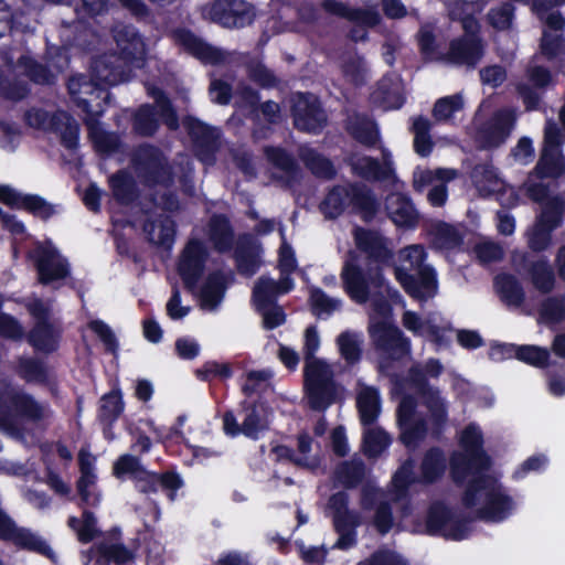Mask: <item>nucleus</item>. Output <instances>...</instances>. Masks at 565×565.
Returning a JSON list of instances; mask_svg holds the SVG:
<instances>
[{
	"label": "nucleus",
	"mask_w": 565,
	"mask_h": 565,
	"mask_svg": "<svg viewBox=\"0 0 565 565\" xmlns=\"http://www.w3.org/2000/svg\"><path fill=\"white\" fill-rule=\"evenodd\" d=\"M241 408L245 413L243 419V435L252 440H258L260 435L268 429L265 403L244 399Z\"/></svg>",
	"instance_id": "72a5a7b5"
},
{
	"label": "nucleus",
	"mask_w": 565,
	"mask_h": 565,
	"mask_svg": "<svg viewBox=\"0 0 565 565\" xmlns=\"http://www.w3.org/2000/svg\"><path fill=\"white\" fill-rule=\"evenodd\" d=\"M339 384L327 362L303 366V392L310 409L326 412L339 398Z\"/></svg>",
	"instance_id": "6e6552de"
},
{
	"label": "nucleus",
	"mask_w": 565,
	"mask_h": 565,
	"mask_svg": "<svg viewBox=\"0 0 565 565\" xmlns=\"http://www.w3.org/2000/svg\"><path fill=\"white\" fill-rule=\"evenodd\" d=\"M383 161L371 156H361L350 161L352 174L367 182H383L395 175L392 157L388 150H382Z\"/></svg>",
	"instance_id": "a878e982"
},
{
	"label": "nucleus",
	"mask_w": 565,
	"mask_h": 565,
	"mask_svg": "<svg viewBox=\"0 0 565 565\" xmlns=\"http://www.w3.org/2000/svg\"><path fill=\"white\" fill-rule=\"evenodd\" d=\"M247 78L263 89L279 87L280 78L260 61H250L246 64Z\"/></svg>",
	"instance_id": "4d7b16f0"
},
{
	"label": "nucleus",
	"mask_w": 565,
	"mask_h": 565,
	"mask_svg": "<svg viewBox=\"0 0 565 565\" xmlns=\"http://www.w3.org/2000/svg\"><path fill=\"white\" fill-rule=\"evenodd\" d=\"M360 256L355 250L350 249L347 253L345 260L341 269V281L345 294L356 303H365L371 299L372 289H374V307L376 310L382 308L390 309V305L384 299L382 290L388 288L384 277L382 266L365 271L359 265Z\"/></svg>",
	"instance_id": "7ed1b4c3"
},
{
	"label": "nucleus",
	"mask_w": 565,
	"mask_h": 565,
	"mask_svg": "<svg viewBox=\"0 0 565 565\" xmlns=\"http://www.w3.org/2000/svg\"><path fill=\"white\" fill-rule=\"evenodd\" d=\"M109 183L113 190L114 198L118 202L128 204L136 199V182L134 177L129 172L125 170L118 171L117 173L110 177Z\"/></svg>",
	"instance_id": "864d4df0"
},
{
	"label": "nucleus",
	"mask_w": 565,
	"mask_h": 565,
	"mask_svg": "<svg viewBox=\"0 0 565 565\" xmlns=\"http://www.w3.org/2000/svg\"><path fill=\"white\" fill-rule=\"evenodd\" d=\"M460 450L450 455V476L455 483L461 484L469 476L487 475L492 459L484 450V438L478 425L470 423L460 433Z\"/></svg>",
	"instance_id": "39448f33"
},
{
	"label": "nucleus",
	"mask_w": 565,
	"mask_h": 565,
	"mask_svg": "<svg viewBox=\"0 0 565 565\" xmlns=\"http://www.w3.org/2000/svg\"><path fill=\"white\" fill-rule=\"evenodd\" d=\"M565 321V296L555 295L544 298L539 306V322L548 327Z\"/></svg>",
	"instance_id": "09e8293b"
},
{
	"label": "nucleus",
	"mask_w": 565,
	"mask_h": 565,
	"mask_svg": "<svg viewBox=\"0 0 565 565\" xmlns=\"http://www.w3.org/2000/svg\"><path fill=\"white\" fill-rule=\"evenodd\" d=\"M179 47L203 65L220 66L228 61V54L186 28L179 26Z\"/></svg>",
	"instance_id": "412c9836"
},
{
	"label": "nucleus",
	"mask_w": 565,
	"mask_h": 565,
	"mask_svg": "<svg viewBox=\"0 0 565 565\" xmlns=\"http://www.w3.org/2000/svg\"><path fill=\"white\" fill-rule=\"evenodd\" d=\"M351 206L364 223H371L381 209L374 191L363 182L335 184L326 193L320 211L327 220H337Z\"/></svg>",
	"instance_id": "f03ea898"
},
{
	"label": "nucleus",
	"mask_w": 565,
	"mask_h": 565,
	"mask_svg": "<svg viewBox=\"0 0 565 565\" xmlns=\"http://www.w3.org/2000/svg\"><path fill=\"white\" fill-rule=\"evenodd\" d=\"M334 477L345 489H355L365 478V463L362 460H350L341 462Z\"/></svg>",
	"instance_id": "3c124183"
},
{
	"label": "nucleus",
	"mask_w": 565,
	"mask_h": 565,
	"mask_svg": "<svg viewBox=\"0 0 565 565\" xmlns=\"http://www.w3.org/2000/svg\"><path fill=\"white\" fill-rule=\"evenodd\" d=\"M264 154L274 168L286 174L287 183L290 184L299 181L301 177L300 167L294 156L285 148L279 146H266L264 148Z\"/></svg>",
	"instance_id": "58836bf2"
},
{
	"label": "nucleus",
	"mask_w": 565,
	"mask_h": 565,
	"mask_svg": "<svg viewBox=\"0 0 565 565\" xmlns=\"http://www.w3.org/2000/svg\"><path fill=\"white\" fill-rule=\"evenodd\" d=\"M67 89L77 106H102L111 102V93L107 87L83 74L72 76Z\"/></svg>",
	"instance_id": "393cba45"
},
{
	"label": "nucleus",
	"mask_w": 565,
	"mask_h": 565,
	"mask_svg": "<svg viewBox=\"0 0 565 565\" xmlns=\"http://www.w3.org/2000/svg\"><path fill=\"white\" fill-rule=\"evenodd\" d=\"M527 83H519L515 87L524 106H540L542 95L553 85L551 71L542 65H535L526 72Z\"/></svg>",
	"instance_id": "bb28decb"
},
{
	"label": "nucleus",
	"mask_w": 565,
	"mask_h": 565,
	"mask_svg": "<svg viewBox=\"0 0 565 565\" xmlns=\"http://www.w3.org/2000/svg\"><path fill=\"white\" fill-rule=\"evenodd\" d=\"M143 230L148 234L150 242L164 249L167 255L162 257H170L175 235L173 218L167 215L158 221L147 222Z\"/></svg>",
	"instance_id": "79ce46f5"
},
{
	"label": "nucleus",
	"mask_w": 565,
	"mask_h": 565,
	"mask_svg": "<svg viewBox=\"0 0 565 565\" xmlns=\"http://www.w3.org/2000/svg\"><path fill=\"white\" fill-rule=\"evenodd\" d=\"M11 412L41 428L49 426L53 418V409L47 402L39 401L23 390L0 383V431L24 441L26 429Z\"/></svg>",
	"instance_id": "f257e3e1"
},
{
	"label": "nucleus",
	"mask_w": 565,
	"mask_h": 565,
	"mask_svg": "<svg viewBox=\"0 0 565 565\" xmlns=\"http://www.w3.org/2000/svg\"><path fill=\"white\" fill-rule=\"evenodd\" d=\"M371 344L377 355V371L387 374L395 362L412 354V341L394 322L379 320L367 328Z\"/></svg>",
	"instance_id": "0eeeda50"
},
{
	"label": "nucleus",
	"mask_w": 565,
	"mask_h": 565,
	"mask_svg": "<svg viewBox=\"0 0 565 565\" xmlns=\"http://www.w3.org/2000/svg\"><path fill=\"white\" fill-rule=\"evenodd\" d=\"M404 90L399 75L386 73L376 82L370 98L374 106H404L406 102Z\"/></svg>",
	"instance_id": "c756f323"
},
{
	"label": "nucleus",
	"mask_w": 565,
	"mask_h": 565,
	"mask_svg": "<svg viewBox=\"0 0 565 565\" xmlns=\"http://www.w3.org/2000/svg\"><path fill=\"white\" fill-rule=\"evenodd\" d=\"M480 492H484V504L477 509V519L499 523L509 518L514 509V501L499 480L491 475L477 476L468 481L461 497L463 507L475 508Z\"/></svg>",
	"instance_id": "20e7f679"
},
{
	"label": "nucleus",
	"mask_w": 565,
	"mask_h": 565,
	"mask_svg": "<svg viewBox=\"0 0 565 565\" xmlns=\"http://www.w3.org/2000/svg\"><path fill=\"white\" fill-rule=\"evenodd\" d=\"M277 287L276 280L270 277L262 276L258 278L252 291V300L257 310H263L277 303L279 296Z\"/></svg>",
	"instance_id": "6e6d98bb"
},
{
	"label": "nucleus",
	"mask_w": 565,
	"mask_h": 565,
	"mask_svg": "<svg viewBox=\"0 0 565 565\" xmlns=\"http://www.w3.org/2000/svg\"><path fill=\"white\" fill-rule=\"evenodd\" d=\"M395 278L404 291L415 300L426 301L437 292V273L433 266L420 268L417 274L408 273L405 268H395Z\"/></svg>",
	"instance_id": "aec40b11"
},
{
	"label": "nucleus",
	"mask_w": 565,
	"mask_h": 565,
	"mask_svg": "<svg viewBox=\"0 0 565 565\" xmlns=\"http://www.w3.org/2000/svg\"><path fill=\"white\" fill-rule=\"evenodd\" d=\"M96 518L90 511H84L82 519L71 516L68 519V526L77 534V539L82 543H88L98 535L96 526Z\"/></svg>",
	"instance_id": "0e129e2a"
},
{
	"label": "nucleus",
	"mask_w": 565,
	"mask_h": 565,
	"mask_svg": "<svg viewBox=\"0 0 565 565\" xmlns=\"http://www.w3.org/2000/svg\"><path fill=\"white\" fill-rule=\"evenodd\" d=\"M15 372L26 383L32 384H45L51 376L47 365L34 358L20 356L17 361Z\"/></svg>",
	"instance_id": "49530a36"
},
{
	"label": "nucleus",
	"mask_w": 565,
	"mask_h": 565,
	"mask_svg": "<svg viewBox=\"0 0 565 565\" xmlns=\"http://www.w3.org/2000/svg\"><path fill=\"white\" fill-rule=\"evenodd\" d=\"M515 17V6L504 1L490 8L487 13L488 23L497 31H507L512 26Z\"/></svg>",
	"instance_id": "052dcab7"
},
{
	"label": "nucleus",
	"mask_w": 565,
	"mask_h": 565,
	"mask_svg": "<svg viewBox=\"0 0 565 565\" xmlns=\"http://www.w3.org/2000/svg\"><path fill=\"white\" fill-rule=\"evenodd\" d=\"M295 127L300 131L319 134L327 126L326 108H290Z\"/></svg>",
	"instance_id": "37998d69"
},
{
	"label": "nucleus",
	"mask_w": 565,
	"mask_h": 565,
	"mask_svg": "<svg viewBox=\"0 0 565 565\" xmlns=\"http://www.w3.org/2000/svg\"><path fill=\"white\" fill-rule=\"evenodd\" d=\"M207 257L209 252L204 243L195 238L186 243L179 256V277L185 289L192 294H195L198 284L204 274Z\"/></svg>",
	"instance_id": "f3484780"
},
{
	"label": "nucleus",
	"mask_w": 565,
	"mask_h": 565,
	"mask_svg": "<svg viewBox=\"0 0 565 565\" xmlns=\"http://www.w3.org/2000/svg\"><path fill=\"white\" fill-rule=\"evenodd\" d=\"M194 375L201 382L226 381L233 376V369L231 363H220L212 360L204 362L201 367L195 369Z\"/></svg>",
	"instance_id": "e2e57ef3"
},
{
	"label": "nucleus",
	"mask_w": 565,
	"mask_h": 565,
	"mask_svg": "<svg viewBox=\"0 0 565 565\" xmlns=\"http://www.w3.org/2000/svg\"><path fill=\"white\" fill-rule=\"evenodd\" d=\"M565 173V158L562 151L542 149L533 174L539 179H558Z\"/></svg>",
	"instance_id": "c03bdc74"
},
{
	"label": "nucleus",
	"mask_w": 565,
	"mask_h": 565,
	"mask_svg": "<svg viewBox=\"0 0 565 565\" xmlns=\"http://www.w3.org/2000/svg\"><path fill=\"white\" fill-rule=\"evenodd\" d=\"M415 463L412 458L406 459L392 477V484L397 493H405L411 486L419 482L415 476Z\"/></svg>",
	"instance_id": "338daca9"
},
{
	"label": "nucleus",
	"mask_w": 565,
	"mask_h": 565,
	"mask_svg": "<svg viewBox=\"0 0 565 565\" xmlns=\"http://www.w3.org/2000/svg\"><path fill=\"white\" fill-rule=\"evenodd\" d=\"M493 287L507 307H521L525 301V290L520 280L510 273H500L493 278Z\"/></svg>",
	"instance_id": "c9c22d12"
},
{
	"label": "nucleus",
	"mask_w": 565,
	"mask_h": 565,
	"mask_svg": "<svg viewBox=\"0 0 565 565\" xmlns=\"http://www.w3.org/2000/svg\"><path fill=\"white\" fill-rule=\"evenodd\" d=\"M451 19L460 21L462 34L449 41L448 50L440 55V60L457 66L470 70L477 67L486 53V43L481 34V24L471 13H462L456 18V9L451 11Z\"/></svg>",
	"instance_id": "423d86ee"
},
{
	"label": "nucleus",
	"mask_w": 565,
	"mask_h": 565,
	"mask_svg": "<svg viewBox=\"0 0 565 565\" xmlns=\"http://www.w3.org/2000/svg\"><path fill=\"white\" fill-rule=\"evenodd\" d=\"M214 23L224 28H244L255 19L254 8L244 0H214L207 10Z\"/></svg>",
	"instance_id": "6ab92c4d"
},
{
	"label": "nucleus",
	"mask_w": 565,
	"mask_h": 565,
	"mask_svg": "<svg viewBox=\"0 0 565 565\" xmlns=\"http://www.w3.org/2000/svg\"><path fill=\"white\" fill-rule=\"evenodd\" d=\"M234 246V259L237 271L245 277L254 276L262 265L260 243L250 234H242Z\"/></svg>",
	"instance_id": "cd10ccee"
},
{
	"label": "nucleus",
	"mask_w": 565,
	"mask_h": 565,
	"mask_svg": "<svg viewBox=\"0 0 565 565\" xmlns=\"http://www.w3.org/2000/svg\"><path fill=\"white\" fill-rule=\"evenodd\" d=\"M132 163L138 179L146 185L168 186L172 183V169L158 148L140 146L134 153Z\"/></svg>",
	"instance_id": "f8f14e48"
},
{
	"label": "nucleus",
	"mask_w": 565,
	"mask_h": 565,
	"mask_svg": "<svg viewBox=\"0 0 565 565\" xmlns=\"http://www.w3.org/2000/svg\"><path fill=\"white\" fill-rule=\"evenodd\" d=\"M406 381L423 397L424 404L430 413L434 433L440 434L447 422L448 413L439 390L429 384L425 371L418 364L408 369Z\"/></svg>",
	"instance_id": "2eb2a0df"
},
{
	"label": "nucleus",
	"mask_w": 565,
	"mask_h": 565,
	"mask_svg": "<svg viewBox=\"0 0 565 565\" xmlns=\"http://www.w3.org/2000/svg\"><path fill=\"white\" fill-rule=\"evenodd\" d=\"M137 488L142 493H150L157 490V487L168 492V497L174 499V489L177 488V476L173 472H167L162 476L150 473L146 470V476H139L136 479Z\"/></svg>",
	"instance_id": "8fccbe9b"
},
{
	"label": "nucleus",
	"mask_w": 565,
	"mask_h": 565,
	"mask_svg": "<svg viewBox=\"0 0 565 565\" xmlns=\"http://www.w3.org/2000/svg\"><path fill=\"white\" fill-rule=\"evenodd\" d=\"M564 213V199L562 195L555 194L542 205V211L537 215L535 223L554 232L563 225Z\"/></svg>",
	"instance_id": "de8ad7c7"
},
{
	"label": "nucleus",
	"mask_w": 565,
	"mask_h": 565,
	"mask_svg": "<svg viewBox=\"0 0 565 565\" xmlns=\"http://www.w3.org/2000/svg\"><path fill=\"white\" fill-rule=\"evenodd\" d=\"M386 211L390 220L399 227L413 228L419 220L412 199L403 193L392 194L387 198Z\"/></svg>",
	"instance_id": "473e14b6"
},
{
	"label": "nucleus",
	"mask_w": 565,
	"mask_h": 565,
	"mask_svg": "<svg viewBox=\"0 0 565 565\" xmlns=\"http://www.w3.org/2000/svg\"><path fill=\"white\" fill-rule=\"evenodd\" d=\"M399 429V441L411 450H414L426 438L428 425L424 417L406 422L405 425H397Z\"/></svg>",
	"instance_id": "5fc2aeb1"
},
{
	"label": "nucleus",
	"mask_w": 565,
	"mask_h": 565,
	"mask_svg": "<svg viewBox=\"0 0 565 565\" xmlns=\"http://www.w3.org/2000/svg\"><path fill=\"white\" fill-rule=\"evenodd\" d=\"M356 408L363 427H371L381 414V395L376 387L366 386L356 396Z\"/></svg>",
	"instance_id": "a19ab883"
},
{
	"label": "nucleus",
	"mask_w": 565,
	"mask_h": 565,
	"mask_svg": "<svg viewBox=\"0 0 565 565\" xmlns=\"http://www.w3.org/2000/svg\"><path fill=\"white\" fill-rule=\"evenodd\" d=\"M134 66L129 60L113 52L95 57L92 62V73L96 81L116 85L130 78Z\"/></svg>",
	"instance_id": "5701e85b"
},
{
	"label": "nucleus",
	"mask_w": 565,
	"mask_h": 565,
	"mask_svg": "<svg viewBox=\"0 0 565 565\" xmlns=\"http://www.w3.org/2000/svg\"><path fill=\"white\" fill-rule=\"evenodd\" d=\"M0 201L11 207L25 209L43 220L54 214V207L38 195H23L9 185L0 186Z\"/></svg>",
	"instance_id": "2f4dec72"
},
{
	"label": "nucleus",
	"mask_w": 565,
	"mask_h": 565,
	"mask_svg": "<svg viewBox=\"0 0 565 565\" xmlns=\"http://www.w3.org/2000/svg\"><path fill=\"white\" fill-rule=\"evenodd\" d=\"M391 436L381 427H367L363 433V451L369 458L381 456L391 445Z\"/></svg>",
	"instance_id": "603ef678"
},
{
	"label": "nucleus",
	"mask_w": 565,
	"mask_h": 565,
	"mask_svg": "<svg viewBox=\"0 0 565 565\" xmlns=\"http://www.w3.org/2000/svg\"><path fill=\"white\" fill-rule=\"evenodd\" d=\"M547 390L551 395L562 397L565 395V363L553 361L545 371Z\"/></svg>",
	"instance_id": "774afa93"
},
{
	"label": "nucleus",
	"mask_w": 565,
	"mask_h": 565,
	"mask_svg": "<svg viewBox=\"0 0 565 565\" xmlns=\"http://www.w3.org/2000/svg\"><path fill=\"white\" fill-rule=\"evenodd\" d=\"M96 550L100 558H105L107 562L111 561L117 565L127 564L135 558L134 553L121 543L100 542L96 544Z\"/></svg>",
	"instance_id": "69168bd1"
},
{
	"label": "nucleus",
	"mask_w": 565,
	"mask_h": 565,
	"mask_svg": "<svg viewBox=\"0 0 565 565\" xmlns=\"http://www.w3.org/2000/svg\"><path fill=\"white\" fill-rule=\"evenodd\" d=\"M33 257L40 284L49 285L68 275L66 260L50 243L39 245L33 252Z\"/></svg>",
	"instance_id": "b1692460"
},
{
	"label": "nucleus",
	"mask_w": 565,
	"mask_h": 565,
	"mask_svg": "<svg viewBox=\"0 0 565 565\" xmlns=\"http://www.w3.org/2000/svg\"><path fill=\"white\" fill-rule=\"evenodd\" d=\"M207 239L218 254L230 253L235 245V231L230 217L224 213H214L207 222Z\"/></svg>",
	"instance_id": "7c9ffc66"
},
{
	"label": "nucleus",
	"mask_w": 565,
	"mask_h": 565,
	"mask_svg": "<svg viewBox=\"0 0 565 565\" xmlns=\"http://www.w3.org/2000/svg\"><path fill=\"white\" fill-rule=\"evenodd\" d=\"M472 519L457 515L441 501L431 503L426 514V532L431 536L462 541L469 536Z\"/></svg>",
	"instance_id": "9d476101"
},
{
	"label": "nucleus",
	"mask_w": 565,
	"mask_h": 565,
	"mask_svg": "<svg viewBox=\"0 0 565 565\" xmlns=\"http://www.w3.org/2000/svg\"><path fill=\"white\" fill-rule=\"evenodd\" d=\"M24 119L30 127L58 134L65 148H77L79 126L67 111L56 109L50 114L45 108H29L24 113Z\"/></svg>",
	"instance_id": "9b49d317"
},
{
	"label": "nucleus",
	"mask_w": 565,
	"mask_h": 565,
	"mask_svg": "<svg viewBox=\"0 0 565 565\" xmlns=\"http://www.w3.org/2000/svg\"><path fill=\"white\" fill-rule=\"evenodd\" d=\"M355 247L365 254L370 263L390 265L394 253L387 245V238L377 230L355 226L352 231Z\"/></svg>",
	"instance_id": "4be33fe9"
},
{
	"label": "nucleus",
	"mask_w": 565,
	"mask_h": 565,
	"mask_svg": "<svg viewBox=\"0 0 565 565\" xmlns=\"http://www.w3.org/2000/svg\"><path fill=\"white\" fill-rule=\"evenodd\" d=\"M8 542H11L20 548L39 553L49 557L50 559H54V553L52 548L46 544L44 540H42L41 536L33 533L30 529L17 525Z\"/></svg>",
	"instance_id": "a18cd8bd"
},
{
	"label": "nucleus",
	"mask_w": 565,
	"mask_h": 565,
	"mask_svg": "<svg viewBox=\"0 0 565 565\" xmlns=\"http://www.w3.org/2000/svg\"><path fill=\"white\" fill-rule=\"evenodd\" d=\"M514 266L523 271L535 290L542 295L551 294L556 285V277L550 260L543 256L533 259L526 252L514 254L512 257Z\"/></svg>",
	"instance_id": "a211bd4d"
},
{
	"label": "nucleus",
	"mask_w": 565,
	"mask_h": 565,
	"mask_svg": "<svg viewBox=\"0 0 565 565\" xmlns=\"http://www.w3.org/2000/svg\"><path fill=\"white\" fill-rule=\"evenodd\" d=\"M516 360L536 369H547L553 362L548 349L533 344L519 345Z\"/></svg>",
	"instance_id": "bf43d9fd"
},
{
	"label": "nucleus",
	"mask_w": 565,
	"mask_h": 565,
	"mask_svg": "<svg viewBox=\"0 0 565 565\" xmlns=\"http://www.w3.org/2000/svg\"><path fill=\"white\" fill-rule=\"evenodd\" d=\"M68 66L66 53L61 49L46 53V63H40L29 56L18 60V67L35 84L53 85L58 74Z\"/></svg>",
	"instance_id": "dca6fc26"
},
{
	"label": "nucleus",
	"mask_w": 565,
	"mask_h": 565,
	"mask_svg": "<svg viewBox=\"0 0 565 565\" xmlns=\"http://www.w3.org/2000/svg\"><path fill=\"white\" fill-rule=\"evenodd\" d=\"M337 344L341 358L348 365H355L362 359V348L358 335L349 330L337 337Z\"/></svg>",
	"instance_id": "13d9d810"
},
{
	"label": "nucleus",
	"mask_w": 565,
	"mask_h": 565,
	"mask_svg": "<svg viewBox=\"0 0 565 565\" xmlns=\"http://www.w3.org/2000/svg\"><path fill=\"white\" fill-rule=\"evenodd\" d=\"M298 156L305 167L317 179L330 181L337 177L338 171L332 160L315 148L308 146L301 147L298 151Z\"/></svg>",
	"instance_id": "e433bc0d"
},
{
	"label": "nucleus",
	"mask_w": 565,
	"mask_h": 565,
	"mask_svg": "<svg viewBox=\"0 0 565 565\" xmlns=\"http://www.w3.org/2000/svg\"><path fill=\"white\" fill-rule=\"evenodd\" d=\"M447 468L446 456L441 448L430 447L426 450L420 462L419 482L433 484L440 480Z\"/></svg>",
	"instance_id": "ea45409f"
},
{
	"label": "nucleus",
	"mask_w": 565,
	"mask_h": 565,
	"mask_svg": "<svg viewBox=\"0 0 565 565\" xmlns=\"http://www.w3.org/2000/svg\"><path fill=\"white\" fill-rule=\"evenodd\" d=\"M182 124L190 137L194 157L205 167H213L221 148L220 130L191 116H186Z\"/></svg>",
	"instance_id": "ddd939ff"
},
{
	"label": "nucleus",
	"mask_w": 565,
	"mask_h": 565,
	"mask_svg": "<svg viewBox=\"0 0 565 565\" xmlns=\"http://www.w3.org/2000/svg\"><path fill=\"white\" fill-rule=\"evenodd\" d=\"M25 307L36 320L28 337L30 344L42 352L54 351L57 347L58 329L50 320L51 305L34 296L29 298Z\"/></svg>",
	"instance_id": "4468645a"
},
{
	"label": "nucleus",
	"mask_w": 565,
	"mask_h": 565,
	"mask_svg": "<svg viewBox=\"0 0 565 565\" xmlns=\"http://www.w3.org/2000/svg\"><path fill=\"white\" fill-rule=\"evenodd\" d=\"M225 290V275L221 270H214L207 275L196 295L203 308L214 309L223 300Z\"/></svg>",
	"instance_id": "4c0bfd02"
},
{
	"label": "nucleus",
	"mask_w": 565,
	"mask_h": 565,
	"mask_svg": "<svg viewBox=\"0 0 565 565\" xmlns=\"http://www.w3.org/2000/svg\"><path fill=\"white\" fill-rule=\"evenodd\" d=\"M100 115L102 111H97L96 114L86 111L84 121L87 126L88 136L95 149L100 153L110 154L118 151L120 147V139L118 135L108 132L102 127L98 121V117Z\"/></svg>",
	"instance_id": "f704fd0d"
},
{
	"label": "nucleus",
	"mask_w": 565,
	"mask_h": 565,
	"mask_svg": "<svg viewBox=\"0 0 565 565\" xmlns=\"http://www.w3.org/2000/svg\"><path fill=\"white\" fill-rule=\"evenodd\" d=\"M111 34L121 52L119 55L129 60L135 66H141L146 46L137 30L132 25L117 23L113 26Z\"/></svg>",
	"instance_id": "c85d7f7f"
},
{
	"label": "nucleus",
	"mask_w": 565,
	"mask_h": 565,
	"mask_svg": "<svg viewBox=\"0 0 565 565\" xmlns=\"http://www.w3.org/2000/svg\"><path fill=\"white\" fill-rule=\"evenodd\" d=\"M515 108H498L493 115L483 119V108H477L472 117L475 139L483 150L499 148L511 135L516 116Z\"/></svg>",
	"instance_id": "1a4fd4ad"
},
{
	"label": "nucleus",
	"mask_w": 565,
	"mask_h": 565,
	"mask_svg": "<svg viewBox=\"0 0 565 565\" xmlns=\"http://www.w3.org/2000/svg\"><path fill=\"white\" fill-rule=\"evenodd\" d=\"M95 458L85 449H81L78 454V462L81 469V478L77 481V490L83 501L89 502V492L87 488L95 482L94 470Z\"/></svg>",
	"instance_id": "680f3d73"
}]
</instances>
